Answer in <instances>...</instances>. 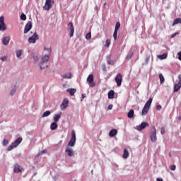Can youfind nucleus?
<instances>
[{
    "instance_id": "11",
    "label": "nucleus",
    "mask_w": 181,
    "mask_h": 181,
    "mask_svg": "<svg viewBox=\"0 0 181 181\" xmlns=\"http://www.w3.org/2000/svg\"><path fill=\"white\" fill-rule=\"evenodd\" d=\"M39 40V35H37V33H35L32 37L28 38L29 43H36V41Z\"/></svg>"
},
{
    "instance_id": "6",
    "label": "nucleus",
    "mask_w": 181,
    "mask_h": 181,
    "mask_svg": "<svg viewBox=\"0 0 181 181\" xmlns=\"http://www.w3.org/2000/svg\"><path fill=\"white\" fill-rule=\"evenodd\" d=\"M6 30V25L5 24V17H0V30L5 31Z\"/></svg>"
},
{
    "instance_id": "36",
    "label": "nucleus",
    "mask_w": 181,
    "mask_h": 181,
    "mask_svg": "<svg viewBox=\"0 0 181 181\" xmlns=\"http://www.w3.org/2000/svg\"><path fill=\"white\" fill-rule=\"evenodd\" d=\"M86 39H87V40H90V39H91V33H88L86 34Z\"/></svg>"
},
{
    "instance_id": "9",
    "label": "nucleus",
    "mask_w": 181,
    "mask_h": 181,
    "mask_svg": "<svg viewBox=\"0 0 181 181\" xmlns=\"http://www.w3.org/2000/svg\"><path fill=\"white\" fill-rule=\"evenodd\" d=\"M68 30L69 31L70 37H73L74 35V26H73V23L69 22L68 23Z\"/></svg>"
},
{
    "instance_id": "52",
    "label": "nucleus",
    "mask_w": 181,
    "mask_h": 181,
    "mask_svg": "<svg viewBox=\"0 0 181 181\" xmlns=\"http://www.w3.org/2000/svg\"><path fill=\"white\" fill-rule=\"evenodd\" d=\"M82 98H84V95H82Z\"/></svg>"
},
{
    "instance_id": "17",
    "label": "nucleus",
    "mask_w": 181,
    "mask_h": 181,
    "mask_svg": "<svg viewBox=\"0 0 181 181\" xmlns=\"http://www.w3.org/2000/svg\"><path fill=\"white\" fill-rule=\"evenodd\" d=\"M117 134H118V131L116 129H112L109 133V136H110V138H113V136H115Z\"/></svg>"
},
{
    "instance_id": "40",
    "label": "nucleus",
    "mask_w": 181,
    "mask_h": 181,
    "mask_svg": "<svg viewBox=\"0 0 181 181\" xmlns=\"http://www.w3.org/2000/svg\"><path fill=\"white\" fill-rule=\"evenodd\" d=\"M16 92V88L12 89V90L11 92V95H13Z\"/></svg>"
},
{
    "instance_id": "26",
    "label": "nucleus",
    "mask_w": 181,
    "mask_h": 181,
    "mask_svg": "<svg viewBox=\"0 0 181 181\" xmlns=\"http://www.w3.org/2000/svg\"><path fill=\"white\" fill-rule=\"evenodd\" d=\"M134 110H130L127 113L128 118H134Z\"/></svg>"
},
{
    "instance_id": "21",
    "label": "nucleus",
    "mask_w": 181,
    "mask_h": 181,
    "mask_svg": "<svg viewBox=\"0 0 181 181\" xmlns=\"http://www.w3.org/2000/svg\"><path fill=\"white\" fill-rule=\"evenodd\" d=\"M50 129L52 131H54V129H57V122H54L50 125Z\"/></svg>"
},
{
    "instance_id": "16",
    "label": "nucleus",
    "mask_w": 181,
    "mask_h": 181,
    "mask_svg": "<svg viewBox=\"0 0 181 181\" xmlns=\"http://www.w3.org/2000/svg\"><path fill=\"white\" fill-rule=\"evenodd\" d=\"M11 40V37H4L2 39V42L3 45H4V46H8V45H9V41Z\"/></svg>"
},
{
    "instance_id": "27",
    "label": "nucleus",
    "mask_w": 181,
    "mask_h": 181,
    "mask_svg": "<svg viewBox=\"0 0 181 181\" xmlns=\"http://www.w3.org/2000/svg\"><path fill=\"white\" fill-rule=\"evenodd\" d=\"M128 156H129V153L128 152V150L124 149V153H123L124 159H127V158H128Z\"/></svg>"
},
{
    "instance_id": "25",
    "label": "nucleus",
    "mask_w": 181,
    "mask_h": 181,
    "mask_svg": "<svg viewBox=\"0 0 181 181\" xmlns=\"http://www.w3.org/2000/svg\"><path fill=\"white\" fill-rule=\"evenodd\" d=\"M149 108L150 107L144 106L142 110V115H146V114H148V112H149Z\"/></svg>"
},
{
    "instance_id": "32",
    "label": "nucleus",
    "mask_w": 181,
    "mask_h": 181,
    "mask_svg": "<svg viewBox=\"0 0 181 181\" xmlns=\"http://www.w3.org/2000/svg\"><path fill=\"white\" fill-rule=\"evenodd\" d=\"M62 77L63 78H71V74H65Z\"/></svg>"
},
{
    "instance_id": "8",
    "label": "nucleus",
    "mask_w": 181,
    "mask_h": 181,
    "mask_svg": "<svg viewBox=\"0 0 181 181\" xmlns=\"http://www.w3.org/2000/svg\"><path fill=\"white\" fill-rule=\"evenodd\" d=\"M153 131L150 134V138L151 142H156L157 138H156V129L155 127H153Z\"/></svg>"
},
{
    "instance_id": "39",
    "label": "nucleus",
    "mask_w": 181,
    "mask_h": 181,
    "mask_svg": "<svg viewBox=\"0 0 181 181\" xmlns=\"http://www.w3.org/2000/svg\"><path fill=\"white\" fill-rule=\"evenodd\" d=\"M170 170H176V165H170Z\"/></svg>"
},
{
    "instance_id": "42",
    "label": "nucleus",
    "mask_w": 181,
    "mask_h": 181,
    "mask_svg": "<svg viewBox=\"0 0 181 181\" xmlns=\"http://www.w3.org/2000/svg\"><path fill=\"white\" fill-rule=\"evenodd\" d=\"M33 59L35 62H39V58L37 57V56H34Z\"/></svg>"
},
{
    "instance_id": "18",
    "label": "nucleus",
    "mask_w": 181,
    "mask_h": 181,
    "mask_svg": "<svg viewBox=\"0 0 181 181\" xmlns=\"http://www.w3.org/2000/svg\"><path fill=\"white\" fill-rule=\"evenodd\" d=\"M61 107H62V108H67V107H69V100L68 99H64Z\"/></svg>"
},
{
    "instance_id": "1",
    "label": "nucleus",
    "mask_w": 181,
    "mask_h": 181,
    "mask_svg": "<svg viewBox=\"0 0 181 181\" xmlns=\"http://www.w3.org/2000/svg\"><path fill=\"white\" fill-rule=\"evenodd\" d=\"M47 50L48 54H45V56L41 57L40 59V70L43 69H46L48 67L47 62H49V59H50V56H52V48H46V47L44 48V51L46 52Z\"/></svg>"
},
{
    "instance_id": "7",
    "label": "nucleus",
    "mask_w": 181,
    "mask_h": 181,
    "mask_svg": "<svg viewBox=\"0 0 181 181\" xmlns=\"http://www.w3.org/2000/svg\"><path fill=\"white\" fill-rule=\"evenodd\" d=\"M181 88V75L178 76V83L174 85V93H177Z\"/></svg>"
},
{
    "instance_id": "51",
    "label": "nucleus",
    "mask_w": 181,
    "mask_h": 181,
    "mask_svg": "<svg viewBox=\"0 0 181 181\" xmlns=\"http://www.w3.org/2000/svg\"><path fill=\"white\" fill-rule=\"evenodd\" d=\"M157 181H163V180L162 178H157Z\"/></svg>"
},
{
    "instance_id": "30",
    "label": "nucleus",
    "mask_w": 181,
    "mask_h": 181,
    "mask_svg": "<svg viewBox=\"0 0 181 181\" xmlns=\"http://www.w3.org/2000/svg\"><path fill=\"white\" fill-rule=\"evenodd\" d=\"M159 78L160 84L163 83V82L165 81V77H163V75L162 74H159Z\"/></svg>"
},
{
    "instance_id": "35",
    "label": "nucleus",
    "mask_w": 181,
    "mask_h": 181,
    "mask_svg": "<svg viewBox=\"0 0 181 181\" xmlns=\"http://www.w3.org/2000/svg\"><path fill=\"white\" fill-rule=\"evenodd\" d=\"M21 56H22V50L16 51V57H21Z\"/></svg>"
},
{
    "instance_id": "38",
    "label": "nucleus",
    "mask_w": 181,
    "mask_h": 181,
    "mask_svg": "<svg viewBox=\"0 0 181 181\" xmlns=\"http://www.w3.org/2000/svg\"><path fill=\"white\" fill-rule=\"evenodd\" d=\"M117 33H118V31H114V33H113V37H114V40H116L117 37Z\"/></svg>"
},
{
    "instance_id": "45",
    "label": "nucleus",
    "mask_w": 181,
    "mask_h": 181,
    "mask_svg": "<svg viewBox=\"0 0 181 181\" xmlns=\"http://www.w3.org/2000/svg\"><path fill=\"white\" fill-rule=\"evenodd\" d=\"M102 69H103V71H107V67L105 66V65H103Z\"/></svg>"
},
{
    "instance_id": "14",
    "label": "nucleus",
    "mask_w": 181,
    "mask_h": 181,
    "mask_svg": "<svg viewBox=\"0 0 181 181\" xmlns=\"http://www.w3.org/2000/svg\"><path fill=\"white\" fill-rule=\"evenodd\" d=\"M30 29H32V22L28 21L25 26L24 33L26 34V33H29Z\"/></svg>"
},
{
    "instance_id": "20",
    "label": "nucleus",
    "mask_w": 181,
    "mask_h": 181,
    "mask_svg": "<svg viewBox=\"0 0 181 181\" xmlns=\"http://www.w3.org/2000/svg\"><path fill=\"white\" fill-rule=\"evenodd\" d=\"M115 94V92L112 90H110L108 93H107V95H108V98L110 100L114 98V95Z\"/></svg>"
},
{
    "instance_id": "31",
    "label": "nucleus",
    "mask_w": 181,
    "mask_h": 181,
    "mask_svg": "<svg viewBox=\"0 0 181 181\" xmlns=\"http://www.w3.org/2000/svg\"><path fill=\"white\" fill-rule=\"evenodd\" d=\"M168 57V54H163L162 55L158 56V59H160V60H163Z\"/></svg>"
},
{
    "instance_id": "37",
    "label": "nucleus",
    "mask_w": 181,
    "mask_h": 181,
    "mask_svg": "<svg viewBox=\"0 0 181 181\" xmlns=\"http://www.w3.org/2000/svg\"><path fill=\"white\" fill-rule=\"evenodd\" d=\"M21 21H26V15H25L24 13H22L21 16Z\"/></svg>"
},
{
    "instance_id": "28",
    "label": "nucleus",
    "mask_w": 181,
    "mask_h": 181,
    "mask_svg": "<svg viewBox=\"0 0 181 181\" xmlns=\"http://www.w3.org/2000/svg\"><path fill=\"white\" fill-rule=\"evenodd\" d=\"M119 28H121V23L119 22H117L115 28V31L118 32Z\"/></svg>"
},
{
    "instance_id": "34",
    "label": "nucleus",
    "mask_w": 181,
    "mask_h": 181,
    "mask_svg": "<svg viewBox=\"0 0 181 181\" xmlns=\"http://www.w3.org/2000/svg\"><path fill=\"white\" fill-rule=\"evenodd\" d=\"M8 144H9V141H8V139L3 140V142H2L3 146H6V145H8Z\"/></svg>"
},
{
    "instance_id": "19",
    "label": "nucleus",
    "mask_w": 181,
    "mask_h": 181,
    "mask_svg": "<svg viewBox=\"0 0 181 181\" xmlns=\"http://www.w3.org/2000/svg\"><path fill=\"white\" fill-rule=\"evenodd\" d=\"M66 91L68 93H69L70 95H74V94H76V92L77 91V90L74 89V88H68L66 90Z\"/></svg>"
},
{
    "instance_id": "29",
    "label": "nucleus",
    "mask_w": 181,
    "mask_h": 181,
    "mask_svg": "<svg viewBox=\"0 0 181 181\" xmlns=\"http://www.w3.org/2000/svg\"><path fill=\"white\" fill-rule=\"evenodd\" d=\"M50 114H51L50 111L47 110V111L45 112L42 114V118H45V117H49V115H50Z\"/></svg>"
},
{
    "instance_id": "24",
    "label": "nucleus",
    "mask_w": 181,
    "mask_h": 181,
    "mask_svg": "<svg viewBox=\"0 0 181 181\" xmlns=\"http://www.w3.org/2000/svg\"><path fill=\"white\" fill-rule=\"evenodd\" d=\"M153 100V99L152 98H150L148 99V101H147L145 104V107H147L148 108H151V104H152V101Z\"/></svg>"
},
{
    "instance_id": "48",
    "label": "nucleus",
    "mask_w": 181,
    "mask_h": 181,
    "mask_svg": "<svg viewBox=\"0 0 181 181\" xmlns=\"http://www.w3.org/2000/svg\"><path fill=\"white\" fill-rule=\"evenodd\" d=\"M1 60H2V62H5L6 61V57H3L1 58Z\"/></svg>"
},
{
    "instance_id": "44",
    "label": "nucleus",
    "mask_w": 181,
    "mask_h": 181,
    "mask_svg": "<svg viewBox=\"0 0 181 181\" xmlns=\"http://www.w3.org/2000/svg\"><path fill=\"white\" fill-rule=\"evenodd\" d=\"M156 110H162V106L160 105H158L156 106Z\"/></svg>"
},
{
    "instance_id": "33",
    "label": "nucleus",
    "mask_w": 181,
    "mask_h": 181,
    "mask_svg": "<svg viewBox=\"0 0 181 181\" xmlns=\"http://www.w3.org/2000/svg\"><path fill=\"white\" fill-rule=\"evenodd\" d=\"M105 47H110V45H111V40L107 39L105 41Z\"/></svg>"
},
{
    "instance_id": "4",
    "label": "nucleus",
    "mask_w": 181,
    "mask_h": 181,
    "mask_svg": "<svg viewBox=\"0 0 181 181\" xmlns=\"http://www.w3.org/2000/svg\"><path fill=\"white\" fill-rule=\"evenodd\" d=\"M74 145H76V132H74V130H73L71 132V140L68 143V147H69V146L73 147V146H74Z\"/></svg>"
},
{
    "instance_id": "10",
    "label": "nucleus",
    "mask_w": 181,
    "mask_h": 181,
    "mask_svg": "<svg viewBox=\"0 0 181 181\" xmlns=\"http://www.w3.org/2000/svg\"><path fill=\"white\" fill-rule=\"evenodd\" d=\"M115 80L117 83V87H121V84H122V75L121 74H118L116 76Z\"/></svg>"
},
{
    "instance_id": "41",
    "label": "nucleus",
    "mask_w": 181,
    "mask_h": 181,
    "mask_svg": "<svg viewBox=\"0 0 181 181\" xmlns=\"http://www.w3.org/2000/svg\"><path fill=\"white\" fill-rule=\"evenodd\" d=\"M132 56H133L132 54L127 55V60H130V59H132Z\"/></svg>"
},
{
    "instance_id": "22",
    "label": "nucleus",
    "mask_w": 181,
    "mask_h": 181,
    "mask_svg": "<svg viewBox=\"0 0 181 181\" xmlns=\"http://www.w3.org/2000/svg\"><path fill=\"white\" fill-rule=\"evenodd\" d=\"M61 117H62V113H59L58 115H54V122H58Z\"/></svg>"
},
{
    "instance_id": "46",
    "label": "nucleus",
    "mask_w": 181,
    "mask_h": 181,
    "mask_svg": "<svg viewBox=\"0 0 181 181\" xmlns=\"http://www.w3.org/2000/svg\"><path fill=\"white\" fill-rule=\"evenodd\" d=\"M112 107H113L112 105H109L107 107V110H112Z\"/></svg>"
},
{
    "instance_id": "47",
    "label": "nucleus",
    "mask_w": 181,
    "mask_h": 181,
    "mask_svg": "<svg viewBox=\"0 0 181 181\" xmlns=\"http://www.w3.org/2000/svg\"><path fill=\"white\" fill-rule=\"evenodd\" d=\"M178 59L180 60L181 62V52H178Z\"/></svg>"
},
{
    "instance_id": "12",
    "label": "nucleus",
    "mask_w": 181,
    "mask_h": 181,
    "mask_svg": "<svg viewBox=\"0 0 181 181\" xmlns=\"http://www.w3.org/2000/svg\"><path fill=\"white\" fill-rule=\"evenodd\" d=\"M14 173H22L23 172V168L19 165V164H15L13 168Z\"/></svg>"
},
{
    "instance_id": "3",
    "label": "nucleus",
    "mask_w": 181,
    "mask_h": 181,
    "mask_svg": "<svg viewBox=\"0 0 181 181\" xmlns=\"http://www.w3.org/2000/svg\"><path fill=\"white\" fill-rule=\"evenodd\" d=\"M54 4V0H46L45 4L43 6V10L44 11H50V9H52V8L53 7Z\"/></svg>"
},
{
    "instance_id": "49",
    "label": "nucleus",
    "mask_w": 181,
    "mask_h": 181,
    "mask_svg": "<svg viewBox=\"0 0 181 181\" xmlns=\"http://www.w3.org/2000/svg\"><path fill=\"white\" fill-rule=\"evenodd\" d=\"M43 153H46V151H45V150L41 151V152L39 153V155H43Z\"/></svg>"
},
{
    "instance_id": "23",
    "label": "nucleus",
    "mask_w": 181,
    "mask_h": 181,
    "mask_svg": "<svg viewBox=\"0 0 181 181\" xmlns=\"http://www.w3.org/2000/svg\"><path fill=\"white\" fill-rule=\"evenodd\" d=\"M179 23L181 24V18H175L174 20L173 23L172 24V26H175L176 25H179Z\"/></svg>"
},
{
    "instance_id": "5",
    "label": "nucleus",
    "mask_w": 181,
    "mask_h": 181,
    "mask_svg": "<svg viewBox=\"0 0 181 181\" xmlns=\"http://www.w3.org/2000/svg\"><path fill=\"white\" fill-rule=\"evenodd\" d=\"M87 81L90 87H95V82H94V75L90 74L87 78Z\"/></svg>"
},
{
    "instance_id": "2",
    "label": "nucleus",
    "mask_w": 181,
    "mask_h": 181,
    "mask_svg": "<svg viewBox=\"0 0 181 181\" xmlns=\"http://www.w3.org/2000/svg\"><path fill=\"white\" fill-rule=\"evenodd\" d=\"M22 141H23L22 137H18L14 142L11 144V145L8 146L7 151H12L13 148H17V146H19Z\"/></svg>"
},
{
    "instance_id": "13",
    "label": "nucleus",
    "mask_w": 181,
    "mask_h": 181,
    "mask_svg": "<svg viewBox=\"0 0 181 181\" xmlns=\"http://www.w3.org/2000/svg\"><path fill=\"white\" fill-rule=\"evenodd\" d=\"M146 127H149V123L143 122L140 125L136 126V129H137V131H142V129H145Z\"/></svg>"
},
{
    "instance_id": "15",
    "label": "nucleus",
    "mask_w": 181,
    "mask_h": 181,
    "mask_svg": "<svg viewBox=\"0 0 181 181\" xmlns=\"http://www.w3.org/2000/svg\"><path fill=\"white\" fill-rule=\"evenodd\" d=\"M65 152L70 157L74 156V151H73V149L70 148L69 146L66 147Z\"/></svg>"
},
{
    "instance_id": "43",
    "label": "nucleus",
    "mask_w": 181,
    "mask_h": 181,
    "mask_svg": "<svg viewBox=\"0 0 181 181\" xmlns=\"http://www.w3.org/2000/svg\"><path fill=\"white\" fill-rule=\"evenodd\" d=\"M160 134H161L162 135H163V134H165V127H162V128H161Z\"/></svg>"
},
{
    "instance_id": "50",
    "label": "nucleus",
    "mask_w": 181,
    "mask_h": 181,
    "mask_svg": "<svg viewBox=\"0 0 181 181\" xmlns=\"http://www.w3.org/2000/svg\"><path fill=\"white\" fill-rule=\"evenodd\" d=\"M176 35H177V33H175L173 34V35H171V38L175 37L176 36Z\"/></svg>"
}]
</instances>
